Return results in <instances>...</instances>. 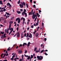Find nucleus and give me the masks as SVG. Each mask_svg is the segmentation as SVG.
I'll use <instances>...</instances> for the list:
<instances>
[{"instance_id": "nucleus-1", "label": "nucleus", "mask_w": 61, "mask_h": 61, "mask_svg": "<svg viewBox=\"0 0 61 61\" xmlns=\"http://www.w3.org/2000/svg\"><path fill=\"white\" fill-rule=\"evenodd\" d=\"M37 57L38 58V60H41L43 59V57L41 56H37Z\"/></svg>"}, {"instance_id": "nucleus-2", "label": "nucleus", "mask_w": 61, "mask_h": 61, "mask_svg": "<svg viewBox=\"0 0 61 61\" xmlns=\"http://www.w3.org/2000/svg\"><path fill=\"white\" fill-rule=\"evenodd\" d=\"M20 7L21 8H23V4L22 2V5L21 4H20Z\"/></svg>"}, {"instance_id": "nucleus-3", "label": "nucleus", "mask_w": 61, "mask_h": 61, "mask_svg": "<svg viewBox=\"0 0 61 61\" xmlns=\"http://www.w3.org/2000/svg\"><path fill=\"white\" fill-rule=\"evenodd\" d=\"M22 51V50L21 49H20V50H19L18 51V52L20 54L21 53Z\"/></svg>"}, {"instance_id": "nucleus-4", "label": "nucleus", "mask_w": 61, "mask_h": 61, "mask_svg": "<svg viewBox=\"0 0 61 61\" xmlns=\"http://www.w3.org/2000/svg\"><path fill=\"white\" fill-rule=\"evenodd\" d=\"M9 5V7H11V5H10V3H7V6H8Z\"/></svg>"}, {"instance_id": "nucleus-5", "label": "nucleus", "mask_w": 61, "mask_h": 61, "mask_svg": "<svg viewBox=\"0 0 61 61\" xmlns=\"http://www.w3.org/2000/svg\"><path fill=\"white\" fill-rule=\"evenodd\" d=\"M18 23L19 24L20 21V18L19 17L18 18Z\"/></svg>"}, {"instance_id": "nucleus-6", "label": "nucleus", "mask_w": 61, "mask_h": 61, "mask_svg": "<svg viewBox=\"0 0 61 61\" xmlns=\"http://www.w3.org/2000/svg\"><path fill=\"white\" fill-rule=\"evenodd\" d=\"M22 15H24V14L25 15V10L24 9V11L22 13Z\"/></svg>"}, {"instance_id": "nucleus-7", "label": "nucleus", "mask_w": 61, "mask_h": 61, "mask_svg": "<svg viewBox=\"0 0 61 61\" xmlns=\"http://www.w3.org/2000/svg\"><path fill=\"white\" fill-rule=\"evenodd\" d=\"M20 36V34L18 32V33H17V37H18Z\"/></svg>"}, {"instance_id": "nucleus-8", "label": "nucleus", "mask_w": 61, "mask_h": 61, "mask_svg": "<svg viewBox=\"0 0 61 61\" xmlns=\"http://www.w3.org/2000/svg\"><path fill=\"white\" fill-rule=\"evenodd\" d=\"M25 45H27V43H23V44L22 45L23 46V47H24V46H25Z\"/></svg>"}, {"instance_id": "nucleus-9", "label": "nucleus", "mask_w": 61, "mask_h": 61, "mask_svg": "<svg viewBox=\"0 0 61 61\" xmlns=\"http://www.w3.org/2000/svg\"><path fill=\"white\" fill-rule=\"evenodd\" d=\"M36 14H34L33 17V19H35V17H36Z\"/></svg>"}, {"instance_id": "nucleus-10", "label": "nucleus", "mask_w": 61, "mask_h": 61, "mask_svg": "<svg viewBox=\"0 0 61 61\" xmlns=\"http://www.w3.org/2000/svg\"><path fill=\"white\" fill-rule=\"evenodd\" d=\"M39 35V33H36V37H37Z\"/></svg>"}, {"instance_id": "nucleus-11", "label": "nucleus", "mask_w": 61, "mask_h": 61, "mask_svg": "<svg viewBox=\"0 0 61 61\" xmlns=\"http://www.w3.org/2000/svg\"><path fill=\"white\" fill-rule=\"evenodd\" d=\"M35 11H34L33 13V15H32V19L33 18V17L34 16V15L35 14Z\"/></svg>"}, {"instance_id": "nucleus-12", "label": "nucleus", "mask_w": 61, "mask_h": 61, "mask_svg": "<svg viewBox=\"0 0 61 61\" xmlns=\"http://www.w3.org/2000/svg\"><path fill=\"white\" fill-rule=\"evenodd\" d=\"M30 44V42H29L28 43V45H27L28 47H29V46Z\"/></svg>"}, {"instance_id": "nucleus-13", "label": "nucleus", "mask_w": 61, "mask_h": 61, "mask_svg": "<svg viewBox=\"0 0 61 61\" xmlns=\"http://www.w3.org/2000/svg\"><path fill=\"white\" fill-rule=\"evenodd\" d=\"M1 38L2 39V38H4V35L2 34V35L1 36Z\"/></svg>"}, {"instance_id": "nucleus-14", "label": "nucleus", "mask_w": 61, "mask_h": 61, "mask_svg": "<svg viewBox=\"0 0 61 61\" xmlns=\"http://www.w3.org/2000/svg\"><path fill=\"white\" fill-rule=\"evenodd\" d=\"M5 56H6V53H5L4 54V56L2 57V58H4V57H5Z\"/></svg>"}, {"instance_id": "nucleus-15", "label": "nucleus", "mask_w": 61, "mask_h": 61, "mask_svg": "<svg viewBox=\"0 0 61 61\" xmlns=\"http://www.w3.org/2000/svg\"><path fill=\"white\" fill-rule=\"evenodd\" d=\"M17 12L18 14H20L21 13V12L20 11H18V10H17Z\"/></svg>"}, {"instance_id": "nucleus-16", "label": "nucleus", "mask_w": 61, "mask_h": 61, "mask_svg": "<svg viewBox=\"0 0 61 61\" xmlns=\"http://www.w3.org/2000/svg\"><path fill=\"white\" fill-rule=\"evenodd\" d=\"M2 0H0V3L1 5H2H2H3V3H2Z\"/></svg>"}, {"instance_id": "nucleus-17", "label": "nucleus", "mask_w": 61, "mask_h": 61, "mask_svg": "<svg viewBox=\"0 0 61 61\" xmlns=\"http://www.w3.org/2000/svg\"><path fill=\"white\" fill-rule=\"evenodd\" d=\"M30 38H32V35L31 34V33H30Z\"/></svg>"}, {"instance_id": "nucleus-18", "label": "nucleus", "mask_w": 61, "mask_h": 61, "mask_svg": "<svg viewBox=\"0 0 61 61\" xmlns=\"http://www.w3.org/2000/svg\"><path fill=\"white\" fill-rule=\"evenodd\" d=\"M1 20H4L5 19L3 17H1Z\"/></svg>"}, {"instance_id": "nucleus-19", "label": "nucleus", "mask_w": 61, "mask_h": 61, "mask_svg": "<svg viewBox=\"0 0 61 61\" xmlns=\"http://www.w3.org/2000/svg\"><path fill=\"white\" fill-rule=\"evenodd\" d=\"M25 18H24L23 17V21H24V23H25Z\"/></svg>"}, {"instance_id": "nucleus-20", "label": "nucleus", "mask_w": 61, "mask_h": 61, "mask_svg": "<svg viewBox=\"0 0 61 61\" xmlns=\"http://www.w3.org/2000/svg\"><path fill=\"white\" fill-rule=\"evenodd\" d=\"M29 36V34L28 33H27L26 37H27H27H28V36Z\"/></svg>"}, {"instance_id": "nucleus-21", "label": "nucleus", "mask_w": 61, "mask_h": 61, "mask_svg": "<svg viewBox=\"0 0 61 61\" xmlns=\"http://www.w3.org/2000/svg\"><path fill=\"white\" fill-rule=\"evenodd\" d=\"M25 17H26L27 16V14L26 13V12H25Z\"/></svg>"}, {"instance_id": "nucleus-22", "label": "nucleus", "mask_w": 61, "mask_h": 61, "mask_svg": "<svg viewBox=\"0 0 61 61\" xmlns=\"http://www.w3.org/2000/svg\"><path fill=\"white\" fill-rule=\"evenodd\" d=\"M13 30V28H11V32H12Z\"/></svg>"}, {"instance_id": "nucleus-23", "label": "nucleus", "mask_w": 61, "mask_h": 61, "mask_svg": "<svg viewBox=\"0 0 61 61\" xmlns=\"http://www.w3.org/2000/svg\"><path fill=\"white\" fill-rule=\"evenodd\" d=\"M23 3L24 5L25 6V2H23Z\"/></svg>"}, {"instance_id": "nucleus-24", "label": "nucleus", "mask_w": 61, "mask_h": 61, "mask_svg": "<svg viewBox=\"0 0 61 61\" xmlns=\"http://www.w3.org/2000/svg\"><path fill=\"white\" fill-rule=\"evenodd\" d=\"M6 34L5 33V34H4V37H6Z\"/></svg>"}, {"instance_id": "nucleus-25", "label": "nucleus", "mask_w": 61, "mask_h": 61, "mask_svg": "<svg viewBox=\"0 0 61 61\" xmlns=\"http://www.w3.org/2000/svg\"><path fill=\"white\" fill-rule=\"evenodd\" d=\"M44 50L43 49V50H42V51H41V53H42V52H43L44 51Z\"/></svg>"}, {"instance_id": "nucleus-26", "label": "nucleus", "mask_w": 61, "mask_h": 61, "mask_svg": "<svg viewBox=\"0 0 61 61\" xmlns=\"http://www.w3.org/2000/svg\"><path fill=\"white\" fill-rule=\"evenodd\" d=\"M31 15H33V10H31Z\"/></svg>"}, {"instance_id": "nucleus-27", "label": "nucleus", "mask_w": 61, "mask_h": 61, "mask_svg": "<svg viewBox=\"0 0 61 61\" xmlns=\"http://www.w3.org/2000/svg\"><path fill=\"white\" fill-rule=\"evenodd\" d=\"M37 49V47H36V48H35L34 51H36V50Z\"/></svg>"}, {"instance_id": "nucleus-28", "label": "nucleus", "mask_w": 61, "mask_h": 61, "mask_svg": "<svg viewBox=\"0 0 61 61\" xmlns=\"http://www.w3.org/2000/svg\"><path fill=\"white\" fill-rule=\"evenodd\" d=\"M4 55V53H2L1 55V57H2V56H3V55Z\"/></svg>"}, {"instance_id": "nucleus-29", "label": "nucleus", "mask_w": 61, "mask_h": 61, "mask_svg": "<svg viewBox=\"0 0 61 61\" xmlns=\"http://www.w3.org/2000/svg\"><path fill=\"white\" fill-rule=\"evenodd\" d=\"M30 56H29V57L28 56V57L27 58V60H29V59H30Z\"/></svg>"}, {"instance_id": "nucleus-30", "label": "nucleus", "mask_w": 61, "mask_h": 61, "mask_svg": "<svg viewBox=\"0 0 61 61\" xmlns=\"http://www.w3.org/2000/svg\"><path fill=\"white\" fill-rule=\"evenodd\" d=\"M11 26V24H10V25H9V28H10Z\"/></svg>"}, {"instance_id": "nucleus-31", "label": "nucleus", "mask_w": 61, "mask_h": 61, "mask_svg": "<svg viewBox=\"0 0 61 61\" xmlns=\"http://www.w3.org/2000/svg\"><path fill=\"white\" fill-rule=\"evenodd\" d=\"M10 24H13V21H10Z\"/></svg>"}, {"instance_id": "nucleus-32", "label": "nucleus", "mask_w": 61, "mask_h": 61, "mask_svg": "<svg viewBox=\"0 0 61 61\" xmlns=\"http://www.w3.org/2000/svg\"><path fill=\"white\" fill-rule=\"evenodd\" d=\"M14 17H12L11 18V20H13V19H14Z\"/></svg>"}, {"instance_id": "nucleus-33", "label": "nucleus", "mask_w": 61, "mask_h": 61, "mask_svg": "<svg viewBox=\"0 0 61 61\" xmlns=\"http://www.w3.org/2000/svg\"><path fill=\"white\" fill-rule=\"evenodd\" d=\"M33 55H31V59L32 58H33Z\"/></svg>"}, {"instance_id": "nucleus-34", "label": "nucleus", "mask_w": 61, "mask_h": 61, "mask_svg": "<svg viewBox=\"0 0 61 61\" xmlns=\"http://www.w3.org/2000/svg\"><path fill=\"white\" fill-rule=\"evenodd\" d=\"M6 10L5 9V8H4L3 11H5Z\"/></svg>"}, {"instance_id": "nucleus-35", "label": "nucleus", "mask_w": 61, "mask_h": 61, "mask_svg": "<svg viewBox=\"0 0 61 61\" xmlns=\"http://www.w3.org/2000/svg\"><path fill=\"white\" fill-rule=\"evenodd\" d=\"M20 0H19V1H18V4H20Z\"/></svg>"}, {"instance_id": "nucleus-36", "label": "nucleus", "mask_w": 61, "mask_h": 61, "mask_svg": "<svg viewBox=\"0 0 61 61\" xmlns=\"http://www.w3.org/2000/svg\"><path fill=\"white\" fill-rule=\"evenodd\" d=\"M6 13L7 14H8V15H9L10 14L9 13H8V12H6Z\"/></svg>"}, {"instance_id": "nucleus-37", "label": "nucleus", "mask_w": 61, "mask_h": 61, "mask_svg": "<svg viewBox=\"0 0 61 61\" xmlns=\"http://www.w3.org/2000/svg\"><path fill=\"white\" fill-rule=\"evenodd\" d=\"M44 54L46 56H47V55H48V54H47L46 52L44 53Z\"/></svg>"}, {"instance_id": "nucleus-38", "label": "nucleus", "mask_w": 61, "mask_h": 61, "mask_svg": "<svg viewBox=\"0 0 61 61\" xmlns=\"http://www.w3.org/2000/svg\"><path fill=\"white\" fill-rule=\"evenodd\" d=\"M18 18H16V19L15 20V21H16V22H17V21H18Z\"/></svg>"}, {"instance_id": "nucleus-39", "label": "nucleus", "mask_w": 61, "mask_h": 61, "mask_svg": "<svg viewBox=\"0 0 61 61\" xmlns=\"http://www.w3.org/2000/svg\"><path fill=\"white\" fill-rule=\"evenodd\" d=\"M31 12H29V14L30 15H31Z\"/></svg>"}, {"instance_id": "nucleus-40", "label": "nucleus", "mask_w": 61, "mask_h": 61, "mask_svg": "<svg viewBox=\"0 0 61 61\" xmlns=\"http://www.w3.org/2000/svg\"><path fill=\"white\" fill-rule=\"evenodd\" d=\"M37 17H36V18H35V20H34V22H35V21H36V19H37Z\"/></svg>"}, {"instance_id": "nucleus-41", "label": "nucleus", "mask_w": 61, "mask_h": 61, "mask_svg": "<svg viewBox=\"0 0 61 61\" xmlns=\"http://www.w3.org/2000/svg\"><path fill=\"white\" fill-rule=\"evenodd\" d=\"M10 47H9V48L7 49V51H10Z\"/></svg>"}, {"instance_id": "nucleus-42", "label": "nucleus", "mask_w": 61, "mask_h": 61, "mask_svg": "<svg viewBox=\"0 0 61 61\" xmlns=\"http://www.w3.org/2000/svg\"><path fill=\"white\" fill-rule=\"evenodd\" d=\"M26 7L27 8H28V5L27 3L26 4Z\"/></svg>"}, {"instance_id": "nucleus-43", "label": "nucleus", "mask_w": 61, "mask_h": 61, "mask_svg": "<svg viewBox=\"0 0 61 61\" xmlns=\"http://www.w3.org/2000/svg\"><path fill=\"white\" fill-rule=\"evenodd\" d=\"M1 34H2L3 35V34H4V32H1Z\"/></svg>"}, {"instance_id": "nucleus-44", "label": "nucleus", "mask_w": 61, "mask_h": 61, "mask_svg": "<svg viewBox=\"0 0 61 61\" xmlns=\"http://www.w3.org/2000/svg\"><path fill=\"white\" fill-rule=\"evenodd\" d=\"M36 5H34L33 6V7L34 8H35L36 7Z\"/></svg>"}, {"instance_id": "nucleus-45", "label": "nucleus", "mask_w": 61, "mask_h": 61, "mask_svg": "<svg viewBox=\"0 0 61 61\" xmlns=\"http://www.w3.org/2000/svg\"><path fill=\"white\" fill-rule=\"evenodd\" d=\"M16 29H17V31H18V30H19V27H17V28H16Z\"/></svg>"}, {"instance_id": "nucleus-46", "label": "nucleus", "mask_w": 61, "mask_h": 61, "mask_svg": "<svg viewBox=\"0 0 61 61\" xmlns=\"http://www.w3.org/2000/svg\"><path fill=\"white\" fill-rule=\"evenodd\" d=\"M27 50H26V51H25V53H26L27 52Z\"/></svg>"}, {"instance_id": "nucleus-47", "label": "nucleus", "mask_w": 61, "mask_h": 61, "mask_svg": "<svg viewBox=\"0 0 61 61\" xmlns=\"http://www.w3.org/2000/svg\"><path fill=\"white\" fill-rule=\"evenodd\" d=\"M30 61H31L32 59H31V57H30Z\"/></svg>"}, {"instance_id": "nucleus-48", "label": "nucleus", "mask_w": 61, "mask_h": 61, "mask_svg": "<svg viewBox=\"0 0 61 61\" xmlns=\"http://www.w3.org/2000/svg\"><path fill=\"white\" fill-rule=\"evenodd\" d=\"M22 46V44H20V45L19 46V48H20V47Z\"/></svg>"}, {"instance_id": "nucleus-49", "label": "nucleus", "mask_w": 61, "mask_h": 61, "mask_svg": "<svg viewBox=\"0 0 61 61\" xmlns=\"http://www.w3.org/2000/svg\"><path fill=\"white\" fill-rule=\"evenodd\" d=\"M8 55V53H6V56H7Z\"/></svg>"}, {"instance_id": "nucleus-50", "label": "nucleus", "mask_w": 61, "mask_h": 61, "mask_svg": "<svg viewBox=\"0 0 61 61\" xmlns=\"http://www.w3.org/2000/svg\"><path fill=\"white\" fill-rule=\"evenodd\" d=\"M22 59L21 58L20 59L19 61H22Z\"/></svg>"}, {"instance_id": "nucleus-51", "label": "nucleus", "mask_w": 61, "mask_h": 61, "mask_svg": "<svg viewBox=\"0 0 61 61\" xmlns=\"http://www.w3.org/2000/svg\"><path fill=\"white\" fill-rule=\"evenodd\" d=\"M39 12H41V10H39Z\"/></svg>"}, {"instance_id": "nucleus-52", "label": "nucleus", "mask_w": 61, "mask_h": 61, "mask_svg": "<svg viewBox=\"0 0 61 61\" xmlns=\"http://www.w3.org/2000/svg\"><path fill=\"white\" fill-rule=\"evenodd\" d=\"M31 28H34V25H31Z\"/></svg>"}, {"instance_id": "nucleus-53", "label": "nucleus", "mask_w": 61, "mask_h": 61, "mask_svg": "<svg viewBox=\"0 0 61 61\" xmlns=\"http://www.w3.org/2000/svg\"><path fill=\"white\" fill-rule=\"evenodd\" d=\"M46 40H47L46 38H45V39H44V41H46Z\"/></svg>"}, {"instance_id": "nucleus-54", "label": "nucleus", "mask_w": 61, "mask_h": 61, "mask_svg": "<svg viewBox=\"0 0 61 61\" xmlns=\"http://www.w3.org/2000/svg\"><path fill=\"white\" fill-rule=\"evenodd\" d=\"M26 33H25L24 34V36H26Z\"/></svg>"}, {"instance_id": "nucleus-55", "label": "nucleus", "mask_w": 61, "mask_h": 61, "mask_svg": "<svg viewBox=\"0 0 61 61\" xmlns=\"http://www.w3.org/2000/svg\"><path fill=\"white\" fill-rule=\"evenodd\" d=\"M24 9V12L25 13V12L26 11V10L25 9Z\"/></svg>"}, {"instance_id": "nucleus-56", "label": "nucleus", "mask_w": 61, "mask_h": 61, "mask_svg": "<svg viewBox=\"0 0 61 61\" xmlns=\"http://www.w3.org/2000/svg\"><path fill=\"white\" fill-rule=\"evenodd\" d=\"M9 30V29L7 28V31H8Z\"/></svg>"}, {"instance_id": "nucleus-57", "label": "nucleus", "mask_w": 61, "mask_h": 61, "mask_svg": "<svg viewBox=\"0 0 61 61\" xmlns=\"http://www.w3.org/2000/svg\"><path fill=\"white\" fill-rule=\"evenodd\" d=\"M36 2L35 1H34V4H36Z\"/></svg>"}, {"instance_id": "nucleus-58", "label": "nucleus", "mask_w": 61, "mask_h": 61, "mask_svg": "<svg viewBox=\"0 0 61 61\" xmlns=\"http://www.w3.org/2000/svg\"><path fill=\"white\" fill-rule=\"evenodd\" d=\"M23 9H20V10L21 11H23Z\"/></svg>"}, {"instance_id": "nucleus-59", "label": "nucleus", "mask_w": 61, "mask_h": 61, "mask_svg": "<svg viewBox=\"0 0 61 61\" xmlns=\"http://www.w3.org/2000/svg\"><path fill=\"white\" fill-rule=\"evenodd\" d=\"M19 59V58H17H17H15V59Z\"/></svg>"}, {"instance_id": "nucleus-60", "label": "nucleus", "mask_w": 61, "mask_h": 61, "mask_svg": "<svg viewBox=\"0 0 61 61\" xmlns=\"http://www.w3.org/2000/svg\"><path fill=\"white\" fill-rule=\"evenodd\" d=\"M11 31L10 32L9 34V35H10V34H11Z\"/></svg>"}, {"instance_id": "nucleus-61", "label": "nucleus", "mask_w": 61, "mask_h": 61, "mask_svg": "<svg viewBox=\"0 0 61 61\" xmlns=\"http://www.w3.org/2000/svg\"><path fill=\"white\" fill-rule=\"evenodd\" d=\"M32 0H30V3L32 2Z\"/></svg>"}, {"instance_id": "nucleus-62", "label": "nucleus", "mask_w": 61, "mask_h": 61, "mask_svg": "<svg viewBox=\"0 0 61 61\" xmlns=\"http://www.w3.org/2000/svg\"><path fill=\"white\" fill-rule=\"evenodd\" d=\"M0 26L1 27H2V26H3V27H4V25H0Z\"/></svg>"}, {"instance_id": "nucleus-63", "label": "nucleus", "mask_w": 61, "mask_h": 61, "mask_svg": "<svg viewBox=\"0 0 61 61\" xmlns=\"http://www.w3.org/2000/svg\"><path fill=\"white\" fill-rule=\"evenodd\" d=\"M6 33H7V34H8L9 33V31H7V30L6 31Z\"/></svg>"}, {"instance_id": "nucleus-64", "label": "nucleus", "mask_w": 61, "mask_h": 61, "mask_svg": "<svg viewBox=\"0 0 61 61\" xmlns=\"http://www.w3.org/2000/svg\"><path fill=\"white\" fill-rule=\"evenodd\" d=\"M4 61H7V59H5L4 60Z\"/></svg>"}]
</instances>
